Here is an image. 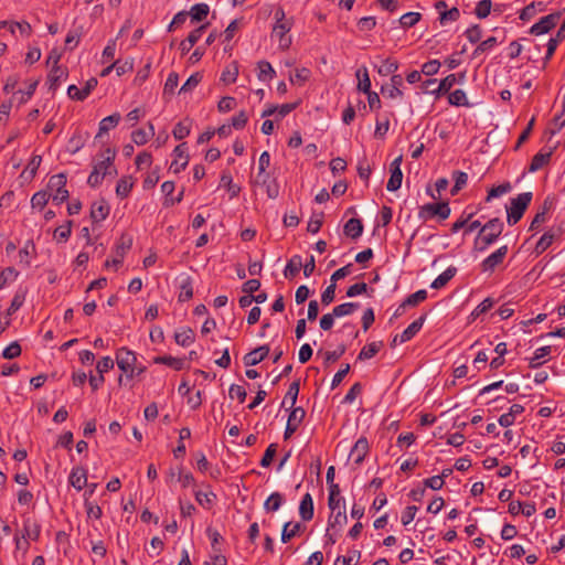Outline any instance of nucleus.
Masks as SVG:
<instances>
[{"mask_svg": "<svg viewBox=\"0 0 565 565\" xmlns=\"http://www.w3.org/2000/svg\"><path fill=\"white\" fill-rule=\"evenodd\" d=\"M494 301L491 298H486L481 303H479L475 310L471 312V318L476 319L482 313H486L493 307Z\"/></svg>", "mask_w": 565, "mask_h": 565, "instance_id": "obj_58", "label": "nucleus"}, {"mask_svg": "<svg viewBox=\"0 0 565 565\" xmlns=\"http://www.w3.org/2000/svg\"><path fill=\"white\" fill-rule=\"evenodd\" d=\"M132 186H134V182H132L131 177H124L117 182L116 194L119 198L125 199L129 195Z\"/></svg>", "mask_w": 565, "mask_h": 565, "instance_id": "obj_36", "label": "nucleus"}, {"mask_svg": "<svg viewBox=\"0 0 565 565\" xmlns=\"http://www.w3.org/2000/svg\"><path fill=\"white\" fill-rule=\"evenodd\" d=\"M427 291L425 289L417 290L416 292L409 295L401 305V308L405 307H415L419 302L426 300Z\"/></svg>", "mask_w": 565, "mask_h": 565, "instance_id": "obj_43", "label": "nucleus"}, {"mask_svg": "<svg viewBox=\"0 0 565 565\" xmlns=\"http://www.w3.org/2000/svg\"><path fill=\"white\" fill-rule=\"evenodd\" d=\"M136 362L137 358L132 351L127 348H120L117 350L116 363L125 374H128V371H131V367H136Z\"/></svg>", "mask_w": 565, "mask_h": 565, "instance_id": "obj_10", "label": "nucleus"}, {"mask_svg": "<svg viewBox=\"0 0 565 565\" xmlns=\"http://www.w3.org/2000/svg\"><path fill=\"white\" fill-rule=\"evenodd\" d=\"M186 151L188 147L185 142H182L174 148L173 154L175 156V159L172 161L170 166V170L173 173H179L180 171L184 170L185 167L188 166L189 156Z\"/></svg>", "mask_w": 565, "mask_h": 565, "instance_id": "obj_12", "label": "nucleus"}, {"mask_svg": "<svg viewBox=\"0 0 565 565\" xmlns=\"http://www.w3.org/2000/svg\"><path fill=\"white\" fill-rule=\"evenodd\" d=\"M300 390V381L296 380L290 385L282 401V406L286 405L287 401L290 402V407L294 408Z\"/></svg>", "mask_w": 565, "mask_h": 565, "instance_id": "obj_45", "label": "nucleus"}, {"mask_svg": "<svg viewBox=\"0 0 565 565\" xmlns=\"http://www.w3.org/2000/svg\"><path fill=\"white\" fill-rule=\"evenodd\" d=\"M49 189L51 191H54L52 194V200L56 202L57 204L63 203L66 201L70 196L68 191L66 190V174L65 173H57L55 175H52L49 180L47 184Z\"/></svg>", "mask_w": 565, "mask_h": 565, "instance_id": "obj_5", "label": "nucleus"}, {"mask_svg": "<svg viewBox=\"0 0 565 565\" xmlns=\"http://www.w3.org/2000/svg\"><path fill=\"white\" fill-rule=\"evenodd\" d=\"M356 77L359 78L358 89L367 94L371 90V79L369 77L367 68L364 66L356 71Z\"/></svg>", "mask_w": 565, "mask_h": 565, "instance_id": "obj_35", "label": "nucleus"}, {"mask_svg": "<svg viewBox=\"0 0 565 565\" xmlns=\"http://www.w3.org/2000/svg\"><path fill=\"white\" fill-rule=\"evenodd\" d=\"M426 320V315L420 316L418 319L413 321L403 332L399 334V343H404L414 338L422 329Z\"/></svg>", "mask_w": 565, "mask_h": 565, "instance_id": "obj_18", "label": "nucleus"}, {"mask_svg": "<svg viewBox=\"0 0 565 565\" xmlns=\"http://www.w3.org/2000/svg\"><path fill=\"white\" fill-rule=\"evenodd\" d=\"M206 534L211 539L212 550L216 553H220L221 552L220 543L223 541L222 535L215 529H212V527L206 529Z\"/></svg>", "mask_w": 565, "mask_h": 565, "instance_id": "obj_57", "label": "nucleus"}, {"mask_svg": "<svg viewBox=\"0 0 565 565\" xmlns=\"http://www.w3.org/2000/svg\"><path fill=\"white\" fill-rule=\"evenodd\" d=\"M72 221H67L66 225L58 226L54 231V237L60 242H66L72 233Z\"/></svg>", "mask_w": 565, "mask_h": 565, "instance_id": "obj_53", "label": "nucleus"}, {"mask_svg": "<svg viewBox=\"0 0 565 565\" xmlns=\"http://www.w3.org/2000/svg\"><path fill=\"white\" fill-rule=\"evenodd\" d=\"M532 192H524L511 199L510 206L507 207V222L509 225H515L522 218L532 201Z\"/></svg>", "mask_w": 565, "mask_h": 565, "instance_id": "obj_3", "label": "nucleus"}, {"mask_svg": "<svg viewBox=\"0 0 565 565\" xmlns=\"http://www.w3.org/2000/svg\"><path fill=\"white\" fill-rule=\"evenodd\" d=\"M195 334L189 327L181 328L175 331L174 340L179 345L189 347L194 342Z\"/></svg>", "mask_w": 565, "mask_h": 565, "instance_id": "obj_23", "label": "nucleus"}, {"mask_svg": "<svg viewBox=\"0 0 565 565\" xmlns=\"http://www.w3.org/2000/svg\"><path fill=\"white\" fill-rule=\"evenodd\" d=\"M553 153V149L547 152H537L533 158L529 167L530 172H535L542 169L545 164L548 163L551 156Z\"/></svg>", "mask_w": 565, "mask_h": 565, "instance_id": "obj_26", "label": "nucleus"}, {"mask_svg": "<svg viewBox=\"0 0 565 565\" xmlns=\"http://www.w3.org/2000/svg\"><path fill=\"white\" fill-rule=\"evenodd\" d=\"M65 76H67L65 70L61 68L60 66H53L47 75V81L50 83L49 88L55 90L60 84V81Z\"/></svg>", "mask_w": 565, "mask_h": 565, "instance_id": "obj_34", "label": "nucleus"}, {"mask_svg": "<svg viewBox=\"0 0 565 565\" xmlns=\"http://www.w3.org/2000/svg\"><path fill=\"white\" fill-rule=\"evenodd\" d=\"M154 363L164 364L175 371H180V370L184 369L185 361L180 358H173L171 355H163V356L154 358Z\"/></svg>", "mask_w": 565, "mask_h": 565, "instance_id": "obj_29", "label": "nucleus"}, {"mask_svg": "<svg viewBox=\"0 0 565 565\" xmlns=\"http://www.w3.org/2000/svg\"><path fill=\"white\" fill-rule=\"evenodd\" d=\"M554 238H555L554 233H552V232L544 233L535 245V249H534L535 253L542 254L543 252H545L552 245Z\"/></svg>", "mask_w": 565, "mask_h": 565, "instance_id": "obj_48", "label": "nucleus"}, {"mask_svg": "<svg viewBox=\"0 0 565 565\" xmlns=\"http://www.w3.org/2000/svg\"><path fill=\"white\" fill-rule=\"evenodd\" d=\"M448 102L454 106H468L466 93L462 89H456L448 95Z\"/></svg>", "mask_w": 565, "mask_h": 565, "instance_id": "obj_51", "label": "nucleus"}, {"mask_svg": "<svg viewBox=\"0 0 565 565\" xmlns=\"http://www.w3.org/2000/svg\"><path fill=\"white\" fill-rule=\"evenodd\" d=\"M120 114L115 113L110 116H107L103 118L99 122L98 134L96 138L100 137L102 135L108 132L110 129L115 128L118 122L120 121Z\"/></svg>", "mask_w": 565, "mask_h": 565, "instance_id": "obj_24", "label": "nucleus"}, {"mask_svg": "<svg viewBox=\"0 0 565 565\" xmlns=\"http://www.w3.org/2000/svg\"><path fill=\"white\" fill-rule=\"evenodd\" d=\"M339 495H340L339 486L330 487L328 505L332 513H334V511L340 508V503H341L342 499Z\"/></svg>", "mask_w": 565, "mask_h": 565, "instance_id": "obj_47", "label": "nucleus"}, {"mask_svg": "<svg viewBox=\"0 0 565 565\" xmlns=\"http://www.w3.org/2000/svg\"><path fill=\"white\" fill-rule=\"evenodd\" d=\"M202 78L203 76L199 72L192 74L180 88V93H188L193 90L200 84Z\"/></svg>", "mask_w": 565, "mask_h": 565, "instance_id": "obj_52", "label": "nucleus"}, {"mask_svg": "<svg viewBox=\"0 0 565 565\" xmlns=\"http://www.w3.org/2000/svg\"><path fill=\"white\" fill-rule=\"evenodd\" d=\"M508 250L509 249L507 245L499 247L495 252L482 260L480 265L481 270L483 273H493L495 267L503 263Z\"/></svg>", "mask_w": 565, "mask_h": 565, "instance_id": "obj_7", "label": "nucleus"}, {"mask_svg": "<svg viewBox=\"0 0 565 565\" xmlns=\"http://www.w3.org/2000/svg\"><path fill=\"white\" fill-rule=\"evenodd\" d=\"M301 530L300 523L292 524L291 522L285 523L281 531V541L284 543L289 542L292 537H295Z\"/></svg>", "mask_w": 565, "mask_h": 565, "instance_id": "obj_40", "label": "nucleus"}, {"mask_svg": "<svg viewBox=\"0 0 565 565\" xmlns=\"http://www.w3.org/2000/svg\"><path fill=\"white\" fill-rule=\"evenodd\" d=\"M68 481L72 487L81 491L87 484V471L83 467H74L70 473Z\"/></svg>", "mask_w": 565, "mask_h": 565, "instance_id": "obj_16", "label": "nucleus"}, {"mask_svg": "<svg viewBox=\"0 0 565 565\" xmlns=\"http://www.w3.org/2000/svg\"><path fill=\"white\" fill-rule=\"evenodd\" d=\"M302 268V258L300 255H295L287 263L284 270V276L288 279L296 277Z\"/></svg>", "mask_w": 565, "mask_h": 565, "instance_id": "obj_25", "label": "nucleus"}, {"mask_svg": "<svg viewBox=\"0 0 565 565\" xmlns=\"http://www.w3.org/2000/svg\"><path fill=\"white\" fill-rule=\"evenodd\" d=\"M194 497L198 503L207 510L212 508L214 501L216 500V494L212 491L203 492L201 490H198L194 492Z\"/></svg>", "mask_w": 565, "mask_h": 565, "instance_id": "obj_32", "label": "nucleus"}, {"mask_svg": "<svg viewBox=\"0 0 565 565\" xmlns=\"http://www.w3.org/2000/svg\"><path fill=\"white\" fill-rule=\"evenodd\" d=\"M492 2L491 0H481L477 3V7L475 9V14L479 19H486L491 11Z\"/></svg>", "mask_w": 565, "mask_h": 565, "instance_id": "obj_55", "label": "nucleus"}, {"mask_svg": "<svg viewBox=\"0 0 565 565\" xmlns=\"http://www.w3.org/2000/svg\"><path fill=\"white\" fill-rule=\"evenodd\" d=\"M284 502V497L279 492L271 493L264 503V509L267 512H275L279 510Z\"/></svg>", "mask_w": 565, "mask_h": 565, "instance_id": "obj_37", "label": "nucleus"}, {"mask_svg": "<svg viewBox=\"0 0 565 565\" xmlns=\"http://www.w3.org/2000/svg\"><path fill=\"white\" fill-rule=\"evenodd\" d=\"M551 353V347H542L535 350L534 355L529 361V366L531 369H536L543 363V359L546 358Z\"/></svg>", "mask_w": 565, "mask_h": 565, "instance_id": "obj_39", "label": "nucleus"}, {"mask_svg": "<svg viewBox=\"0 0 565 565\" xmlns=\"http://www.w3.org/2000/svg\"><path fill=\"white\" fill-rule=\"evenodd\" d=\"M503 222L499 217L491 218L480 227L479 234L473 242V250L484 252L502 234Z\"/></svg>", "mask_w": 565, "mask_h": 565, "instance_id": "obj_1", "label": "nucleus"}, {"mask_svg": "<svg viewBox=\"0 0 565 565\" xmlns=\"http://www.w3.org/2000/svg\"><path fill=\"white\" fill-rule=\"evenodd\" d=\"M115 156V150H111L110 148L105 149L102 154L103 159L94 164L93 170H97L98 173L104 177L111 173L117 174V170L113 167Z\"/></svg>", "mask_w": 565, "mask_h": 565, "instance_id": "obj_11", "label": "nucleus"}, {"mask_svg": "<svg viewBox=\"0 0 565 565\" xmlns=\"http://www.w3.org/2000/svg\"><path fill=\"white\" fill-rule=\"evenodd\" d=\"M306 412L302 407H294L287 422L284 438L288 439L297 430L299 424L305 418Z\"/></svg>", "mask_w": 565, "mask_h": 565, "instance_id": "obj_13", "label": "nucleus"}, {"mask_svg": "<svg viewBox=\"0 0 565 565\" xmlns=\"http://www.w3.org/2000/svg\"><path fill=\"white\" fill-rule=\"evenodd\" d=\"M269 353V347L267 344L260 345L243 356V362L246 366H254L264 361Z\"/></svg>", "mask_w": 565, "mask_h": 565, "instance_id": "obj_14", "label": "nucleus"}, {"mask_svg": "<svg viewBox=\"0 0 565 565\" xmlns=\"http://www.w3.org/2000/svg\"><path fill=\"white\" fill-rule=\"evenodd\" d=\"M420 17L418 12H407L401 17L399 23L403 28H412L420 20Z\"/></svg>", "mask_w": 565, "mask_h": 565, "instance_id": "obj_56", "label": "nucleus"}, {"mask_svg": "<svg viewBox=\"0 0 565 565\" xmlns=\"http://www.w3.org/2000/svg\"><path fill=\"white\" fill-rule=\"evenodd\" d=\"M369 451V441L365 437H361L356 440L353 448L351 449L350 456L354 458L356 465H361Z\"/></svg>", "mask_w": 565, "mask_h": 565, "instance_id": "obj_17", "label": "nucleus"}, {"mask_svg": "<svg viewBox=\"0 0 565 565\" xmlns=\"http://www.w3.org/2000/svg\"><path fill=\"white\" fill-rule=\"evenodd\" d=\"M559 19L561 12H554L548 15H545L539 22L531 26L530 33L534 35L545 34L556 26Z\"/></svg>", "mask_w": 565, "mask_h": 565, "instance_id": "obj_6", "label": "nucleus"}, {"mask_svg": "<svg viewBox=\"0 0 565 565\" xmlns=\"http://www.w3.org/2000/svg\"><path fill=\"white\" fill-rule=\"evenodd\" d=\"M457 268L456 267H448L444 273H441L434 281L431 282L430 287L433 289H440L445 287L456 275Z\"/></svg>", "mask_w": 565, "mask_h": 565, "instance_id": "obj_27", "label": "nucleus"}, {"mask_svg": "<svg viewBox=\"0 0 565 565\" xmlns=\"http://www.w3.org/2000/svg\"><path fill=\"white\" fill-rule=\"evenodd\" d=\"M206 29V24H202L201 26L193 30L185 40L180 43V50L182 54H186L191 47L201 39L204 30Z\"/></svg>", "mask_w": 565, "mask_h": 565, "instance_id": "obj_19", "label": "nucleus"}, {"mask_svg": "<svg viewBox=\"0 0 565 565\" xmlns=\"http://www.w3.org/2000/svg\"><path fill=\"white\" fill-rule=\"evenodd\" d=\"M221 184L231 192V198L237 196L241 192V188L233 183L230 172H223L221 175Z\"/></svg>", "mask_w": 565, "mask_h": 565, "instance_id": "obj_50", "label": "nucleus"}, {"mask_svg": "<svg viewBox=\"0 0 565 565\" xmlns=\"http://www.w3.org/2000/svg\"><path fill=\"white\" fill-rule=\"evenodd\" d=\"M228 396L233 398H237L239 403H243L246 398V390L242 385L232 384L228 390Z\"/></svg>", "mask_w": 565, "mask_h": 565, "instance_id": "obj_64", "label": "nucleus"}, {"mask_svg": "<svg viewBox=\"0 0 565 565\" xmlns=\"http://www.w3.org/2000/svg\"><path fill=\"white\" fill-rule=\"evenodd\" d=\"M440 62L438 60H430L422 65V73L426 76H431L438 73Z\"/></svg>", "mask_w": 565, "mask_h": 565, "instance_id": "obj_60", "label": "nucleus"}, {"mask_svg": "<svg viewBox=\"0 0 565 565\" xmlns=\"http://www.w3.org/2000/svg\"><path fill=\"white\" fill-rule=\"evenodd\" d=\"M84 507L88 519L99 520L103 516L102 508L88 498L84 500Z\"/></svg>", "mask_w": 565, "mask_h": 565, "instance_id": "obj_46", "label": "nucleus"}, {"mask_svg": "<svg viewBox=\"0 0 565 565\" xmlns=\"http://www.w3.org/2000/svg\"><path fill=\"white\" fill-rule=\"evenodd\" d=\"M193 297V286H192V279L190 276H185L182 278L180 282V292L178 296V300L180 302H184L190 300Z\"/></svg>", "mask_w": 565, "mask_h": 565, "instance_id": "obj_28", "label": "nucleus"}, {"mask_svg": "<svg viewBox=\"0 0 565 565\" xmlns=\"http://www.w3.org/2000/svg\"><path fill=\"white\" fill-rule=\"evenodd\" d=\"M359 308L358 302H345L339 306H335L332 310L335 318L344 317L352 315Z\"/></svg>", "mask_w": 565, "mask_h": 565, "instance_id": "obj_44", "label": "nucleus"}, {"mask_svg": "<svg viewBox=\"0 0 565 565\" xmlns=\"http://www.w3.org/2000/svg\"><path fill=\"white\" fill-rule=\"evenodd\" d=\"M450 212L451 210L448 201L427 203L419 207L418 217L423 221H428L434 217L445 221L449 217Z\"/></svg>", "mask_w": 565, "mask_h": 565, "instance_id": "obj_4", "label": "nucleus"}, {"mask_svg": "<svg viewBox=\"0 0 565 565\" xmlns=\"http://www.w3.org/2000/svg\"><path fill=\"white\" fill-rule=\"evenodd\" d=\"M299 514L303 521H310L313 518V500L310 493H306L299 505Z\"/></svg>", "mask_w": 565, "mask_h": 565, "instance_id": "obj_21", "label": "nucleus"}, {"mask_svg": "<svg viewBox=\"0 0 565 565\" xmlns=\"http://www.w3.org/2000/svg\"><path fill=\"white\" fill-rule=\"evenodd\" d=\"M149 132L143 129H137L132 131L131 139L137 146H142L148 142L150 137L154 136V127L151 122L148 124Z\"/></svg>", "mask_w": 565, "mask_h": 565, "instance_id": "obj_30", "label": "nucleus"}, {"mask_svg": "<svg viewBox=\"0 0 565 565\" xmlns=\"http://www.w3.org/2000/svg\"><path fill=\"white\" fill-rule=\"evenodd\" d=\"M398 70V63L395 60L386 58L383 60L382 64L377 67V73L381 76H387L395 73Z\"/></svg>", "mask_w": 565, "mask_h": 565, "instance_id": "obj_49", "label": "nucleus"}, {"mask_svg": "<svg viewBox=\"0 0 565 565\" xmlns=\"http://www.w3.org/2000/svg\"><path fill=\"white\" fill-rule=\"evenodd\" d=\"M310 75H311V72L309 68H307V67L297 68L295 71V74L289 76V79L291 83H296V82L305 83L309 79Z\"/></svg>", "mask_w": 565, "mask_h": 565, "instance_id": "obj_61", "label": "nucleus"}, {"mask_svg": "<svg viewBox=\"0 0 565 565\" xmlns=\"http://www.w3.org/2000/svg\"><path fill=\"white\" fill-rule=\"evenodd\" d=\"M457 77L455 74H449L444 79L440 81L439 85L436 89L431 90V94H435L436 97H439L440 95H444L448 93L451 87L456 84Z\"/></svg>", "mask_w": 565, "mask_h": 565, "instance_id": "obj_31", "label": "nucleus"}, {"mask_svg": "<svg viewBox=\"0 0 565 565\" xmlns=\"http://www.w3.org/2000/svg\"><path fill=\"white\" fill-rule=\"evenodd\" d=\"M50 196L51 195L46 191H39L33 194L31 204L33 207L43 209L47 204Z\"/></svg>", "mask_w": 565, "mask_h": 565, "instance_id": "obj_54", "label": "nucleus"}, {"mask_svg": "<svg viewBox=\"0 0 565 565\" xmlns=\"http://www.w3.org/2000/svg\"><path fill=\"white\" fill-rule=\"evenodd\" d=\"M348 518L345 511H338L337 513H332L329 523L328 531L335 530L337 527L340 530L343 525L347 524Z\"/></svg>", "mask_w": 565, "mask_h": 565, "instance_id": "obj_41", "label": "nucleus"}, {"mask_svg": "<svg viewBox=\"0 0 565 565\" xmlns=\"http://www.w3.org/2000/svg\"><path fill=\"white\" fill-rule=\"evenodd\" d=\"M83 147H84V141L82 139V136L78 132L74 134L68 140V145H67L68 151L74 154L77 151H79Z\"/></svg>", "mask_w": 565, "mask_h": 565, "instance_id": "obj_62", "label": "nucleus"}, {"mask_svg": "<svg viewBox=\"0 0 565 565\" xmlns=\"http://www.w3.org/2000/svg\"><path fill=\"white\" fill-rule=\"evenodd\" d=\"M285 17L282 8H278L275 11L276 23L273 28V36L278 38L279 47L281 50H287L291 45V36H289L288 33L292 28V22L290 20H285Z\"/></svg>", "mask_w": 565, "mask_h": 565, "instance_id": "obj_2", "label": "nucleus"}, {"mask_svg": "<svg viewBox=\"0 0 565 565\" xmlns=\"http://www.w3.org/2000/svg\"><path fill=\"white\" fill-rule=\"evenodd\" d=\"M277 452V444H270L260 460V466L267 468L271 465L273 459Z\"/></svg>", "mask_w": 565, "mask_h": 565, "instance_id": "obj_59", "label": "nucleus"}, {"mask_svg": "<svg viewBox=\"0 0 565 565\" xmlns=\"http://www.w3.org/2000/svg\"><path fill=\"white\" fill-rule=\"evenodd\" d=\"M192 124L193 121L189 117H185L184 119L175 124L172 130L174 139L182 140L185 137H188L191 132Z\"/></svg>", "mask_w": 565, "mask_h": 565, "instance_id": "obj_22", "label": "nucleus"}, {"mask_svg": "<svg viewBox=\"0 0 565 565\" xmlns=\"http://www.w3.org/2000/svg\"><path fill=\"white\" fill-rule=\"evenodd\" d=\"M343 232L348 237L352 239L359 238L363 233V224L360 218H350L343 227Z\"/></svg>", "mask_w": 565, "mask_h": 565, "instance_id": "obj_20", "label": "nucleus"}, {"mask_svg": "<svg viewBox=\"0 0 565 565\" xmlns=\"http://www.w3.org/2000/svg\"><path fill=\"white\" fill-rule=\"evenodd\" d=\"M382 347H383L382 341L372 342L362 348V350L360 351V353L358 355V359L361 361L372 359L374 355H376L379 353V351L381 350Z\"/></svg>", "mask_w": 565, "mask_h": 565, "instance_id": "obj_33", "label": "nucleus"}, {"mask_svg": "<svg viewBox=\"0 0 565 565\" xmlns=\"http://www.w3.org/2000/svg\"><path fill=\"white\" fill-rule=\"evenodd\" d=\"M209 11H210V8L207 4L198 3L191 8V11L189 12V14L191 15L192 21L200 22V21H203L207 17Z\"/></svg>", "mask_w": 565, "mask_h": 565, "instance_id": "obj_42", "label": "nucleus"}, {"mask_svg": "<svg viewBox=\"0 0 565 565\" xmlns=\"http://www.w3.org/2000/svg\"><path fill=\"white\" fill-rule=\"evenodd\" d=\"M257 66H258V75L257 76H258V79L262 82L271 79L276 74L271 64L267 61L258 62Z\"/></svg>", "mask_w": 565, "mask_h": 565, "instance_id": "obj_38", "label": "nucleus"}, {"mask_svg": "<svg viewBox=\"0 0 565 565\" xmlns=\"http://www.w3.org/2000/svg\"><path fill=\"white\" fill-rule=\"evenodd\" d=\"M110 207L108 203L100 199L95 201L90 206V217L94 223H99L104 221L109 214Z\"/></svg>", "mask_w": 565, "mask_h": 565, "instance_id": "obj_15", "label": "nucleus"}, {"mask_svg": "<svg viewBox=\"0 0 565 565\" xmlns=\"http://www.w3.org/2000/svg\"><path fill=\"white\" fill-rule=\"evenodd\" d=\"M132 246V237L127 234H122L116 245V257L111 260H106V267H117L122 263L124 256L127 250H129Z\"/></svg>", "mask_w": 565, "mask_h": 565, "instance_id": "obj_8", "label": "nucleus"}, {"mask_svg": "<svg viewBox=\"0 0 565 565\" xmlns=\"http://www.w3.org/2000/svg\"><path fill=\"white\" fill-rule=\"evenodd\" d=\"M402 161H403V157L398 156L397 158H395L392 161V163L390 166L391 177L387 181L386 189L391 192L398 190L402 185V181H403V172L401 170Z\"/></svg>", "mask_w": 565, "mask_h": 565, "instance_id": "obj_9", "label": "nucleus"}, {"mask_svg": "<svg viewBox=\"0 0 565 565\" xmlns=\"http://www.w3.org/2000/svg\"><path fill=\"white\" fill-rule=\"evenodd\" d=\"M20 354L21 345L17 341L11 342L2 352V356L8 360L18 358Z\"/></svg>", "mask_w": 565, "mask_h": 565, "instance_id": "obj_63", "label": "nucleus"}]
</instances>
